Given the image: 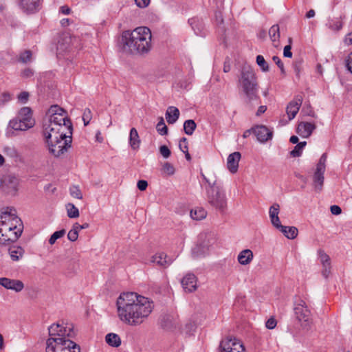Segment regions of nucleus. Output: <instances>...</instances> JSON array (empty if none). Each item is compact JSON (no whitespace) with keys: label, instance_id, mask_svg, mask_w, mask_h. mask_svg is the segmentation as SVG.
<instances>
[{"label":"nucleus","instance_id":"54","mask_svg":"<svg viewBox=\"0 0 352 352\" xmlns=\"http://www.w3.org/2000/svg\"><path fill=\"white\" fill-rule=\"evenodd\" d=\"M34 74V72L32 69L30 68H27V69H25L22 72H21V76L23 78H30L31 76H32Z\"/></svg>","mask_w":352,"mask_h":352},{"label":"nucleus","instance_id":"31","mask_svg":"<svg viewBox=\"0 0 352 352\" xmlns=\"http://www.w3.org/2000/svg\"><path fill=\"white\" fill-rule=\"evenodd\" d=\"M9 254L12 261H17L24 254V250L20 246H13L9 249Z\"/></svg>","mask_w":352,"mask_h":352},{"label":"nucleus","instance_id":"30","mask_svg":"<svg viewBox=\"0 0 352 352\" xmlns=\"http://www.w3.org/2000/svg\"><path fill=\"white\" fill-rule=\"evenodd\" d=\"M287 239H294L298 235V229L294 226H283L279 230Z\"/></svg>","mask_w":352,"mask_h":352},{"label":"nucleus","instance_id":"4","mask_svg":"<svg viewBox=\"0 0 352 352\" xmlns=\"http://www.w3.org/2000/svg\"><path fill=\"white\" fill-rule=\"evenodd\" d=\"M23 224L13 208H6L0 213V245H8L21 235Z\"/></svg>","mask_w":352,"mask_h":352},{"label":"nucleus","instance_id":"49","mask_svg":"<svg viewBox=\"0 0 352 352\" xmlns=\"http://www.w3.org/2000/svg\"><path fill=\"white\" fill-rule=\"evenodd\" d=\"M29 96L30 94L28 91H22L18 95L17 98L19 102H21L23 104H25L28 102Z\"/></svg>","mask_w":352,"mask_h":352},{"label":"nucleus","instance_id":"37","mask_svg":"<svg viewBox=\"0 0 352 352\" xmlns=\"http://www.w3.org/2000/svg\"><path fill=\"white\" fill-rule=\"evenodd\" d=\"M306 144L307 142L305 141L298 143L294 146V148L290 152V155L294 157H300Z\"/></svg>","mask_w":352,"mask_h":352},{"label":"nucleus","instance_id":"28","mask_svg":"<svg viewBox=\"0 0 352 352\" xmlns=\"http://www.w3.org/2000/svg\"><path fill=\"white\" fill-rule=\"evenodd\" d=\"M106 342L111 346L118 347L121 344L120 336L114 333H109L105 336Z\"/></svg>","mask_w":352,"mask_h":352},{"label":"nucleus","instance_id":"27","mask_svg":"<svg viewBox=\"0 0 352 352\" xmlns=\"http://www.w3.org/2000/svg\"><path fill=\"white\" fill-rule=\"evenodd\" d=\"M129 144L132 149L137 150L140 147V140L138 131L135 128H132L129 133Z\"/></svg>","mask_w":352,"mask_h":352},{"label":"nucleus","instance_id":"22","mask_svg":"<svg viewBox=\"0 0 352 352\" xmlns=\"http://www.w3.org/2000/svg\"><path fill=\"white\" fill-rule=\"evenodd\" d=\"M302 102V98L300 96H297L293 100H292L287 105L286 111L289 120H291L295 118L298 112Z\"/></svg>","mask_w":352,"mask_h":352},{"label":"nucleus","instance_id":"32","mask_svg":"<svg viewBox=\"0 0 352 352\" xmlns=\"http://www.w3.org/2000/svg\"><path fill=\"white\" fill-rule=\"evenodd\" d=\"M197 124L193 120H187L184 123V130L186 134L191 135L193 134Z\"/></svg>","mask_w":352,"mask_h":352},{"label":"nucleus","instance_id":"19","mask_svg":"<svg viewBox=\"0 0 352 352\" xmlns=\"http://www.w3.org/2000/svg\"><path fill=\"white\" fill-rule=\"evenodd\" d=\"M181 284L186 292H193L197 288V278L194 274L188 273L182 279Z\"/></svg>","mask_w":352,"mask_h":352},{"label":"nucleus","instance_id":"9","mask_svg":"<svg viewBox=\"0 0 352 352\" xmlns=\"http://www.w3.org/2000/svg\"><path fill=\"white\" fill-rule=\"evenodd\" d=\"M49 151L54 157H60L66 153L72 144V135L65 137H54L45 139Z\"/></svg>","mask_w":352,"mask_h":352},{"label":"nucleus","instance_id":"18","mask_svg":"<svg viewBox=\"0 0 352 352\" xmlns=\"http://www.w3.org/2000/svg\"><path fill=\"white\" fill-rule=\"evenodd\" d=\"M253 133L258 142H266L272 138L273 132L264 125H257L253 127Z\"/></svg>","mask_w":352,"mask_h":352},{"label":"nucleus","instance_id":"25","mask_svg":"<svg viewBox=\"0 0 352 352\" xmlns=\"http://www.w3.org/2000/svg\"><path fill=\"white\" fill-rule=\"evenodd\" d=\"M253 258L252 251L250 249H245L239 252L237 260L241 265H247L252 262Z\"/></svg>","mask_w":352,"mask_h":352},{"label":"nucleus","instance_id":"39","mask_svg":"<svg viewBox=\"0 0 352 352\" xmlns=\"http://www.w3.org/2000/svg\"><path fill=\"white\" fill-rule=\"evenodd\" d=\"M156 129L161 135H164L168 133V128L165 124L164 118L162 117L160 118V120L156 126Z\"/></svg>","mask_w":352,"mask_h":352},{"label":"nucleus","instance_id":"24","mask_svg":"<svg viewBox=\"0 0 352 352\" xmlns=\"http://www.w3.org/2000/svg\"><path fill=\"white\" fill-rule=\"evenodd\" d=\"M315 129L316 125L314 123L302 122H300L298 125L297 133L301 137L307 138L311 135Z\"/></svg>","mask_w":352,"mask_h":352},{"label":"nucleus","instance_id":"6","mask_svg":"<svg viewBox=\"0 0 352 352\" xmlns=\"http://www.w3.org/2000/svg\"><path fill=\"white\" fill-rule=\"evenodd\" d=\"M201 176L208 185L206 188L208 204L217 210L224 212L227 208V198L225 190L221 185L217 182L216 179H210L204 174H201Z\"/></svg>","mask_w":352,"mask_h":352},{"label":"nucleus","instance_id":"52","mask_svg":"<svg viewBox=\"0 0 352 352\" xmlns=\"http://www.w3.org/2000/svg\"><path fill=\"white\" fill-rule=\"evenodd\" d=\"M138 188L141 190H145L148 186V182L146 180H139L137 184Z\"/></svg>","mask_w":352,"mask_h":352},{"label":"nucleus","instance_id":"64","mask_svg":"<svg viewBox=\"0 0 352 352\" xmlns=\"http://www.w3.org/2000/svg\"><path fill=\"white\" fill-rule=\"evenodd\" d=\"M302 111H305V113L311 117L314 118L316 116L315 113L310 107L307 108V110H305V108H303Z\"/></svg>","mask_w":352,"mask_h":352},{"label":"nucleus","instance_id":"38","mask_svg":"<svg viewBox=\"0 0 352 352\" xmlns=\"http://www.w3.org/2000/svg\"><path fill=\"white\" fill-rule=\"evenodd\" d=\"M189 23L197 35H201L202 23L197 19H189Z\"/></svg>","mask_w":352,"mask_h":352},{"label":"nucleus","instance_id":"11","mask_svg":"<svg viewBox=\"0 0 352 352\" xmlns=\"http://www.w3.org/2000/svg\"><path fill=\"white\" fill-rule=\"evenodd\" d=\"M294 314L297 320L300 322L304 327L309 326L311 318V312L308 309L306 302L302 299H298L294 305Z\"/></svg>","mask_w":352,"mask_h":352},{"label":"nucleus","instance_id":"40","mask_svg":"<svg viewBox=\"0 0 352 352\" xmlns=\"http://www.w3.org/2000/svg\"><path fill=\"white\" fill-rule=\"evenodd\" d=\"M256 61L263 72H266L269 71V65L262 55H258Z\"/></svg>","mask_w":352,"mask_h":352},{"label":"nucleus","instance_id":"63","mask_svg":"<svg viewBox=\"0 0 352 352\" xmlns=\"http://www.w3.org/2000/svg\"><path fill=\"white\" fill-rule=\"evenodd\" d=\"M266 110H267L266 106H264V105L260 106L257 110L256 116H260L261 114L265 113Z\"/></svg>","mask_w":352,"mask_h":352},{"label":"nucleus","instance_id":"57","mask_svg":"<svg viewBox=\"0 0 352 352\" xmlns=\"http://www.w3.org/2000/svg\"><path fill=\"white\" fill-rule=\"evenodd\" d=\"M330 209H331V212L335 215H338V214H341V212H342L341 208L337 205L331 206Z\"/></svg>","mask_w":352,"mask_h":352},{"label":"nucleus","instance_id":"17","mask_svg":"<svg viewBox=\"0 0 352 352\" xmlns=\"http://www.w3.org/2000/svg\"><path fill=\"white\" fill-rule=\"evenodd\" d=\"M20 9L25 14H30L40 10L41 0H18Z\"/></svg>","mask_w":352,"mask_h":352},{"label":"nucleus","instance_id":"33","mask_svg":"<svg viewBox=\"0 0 352 352\" xmlns=\"http://www.w3.org/2000/svg\"><path fill=\"white\" fill-rule=\"evenodd\" d=\"M269 35L273 43L278 42L280 38V29L278 25H272L269 30Z\"/></svg>","mask_w":352,"mask_h":352},{"label":"nucleus","instance_id":"43","mask_svg":"<svg viewBox=\"0 0 352 352\" xmlns=\"http://www.w3.org/2000/svg\"><path fill=\"white\" fill-rule=\"evenodd\" d=\"M162 173L166 175L170 176L175 173L174 166L169 162H165L162 166Z\"/></svg>","mask_w":352,"mask_h":352},{"label":"nucleus","instance_id":"21","mask_svg":"<svg viewBox=\"0 0 352 352\" xmlns=\"http://www.w3.org/2000/svg\"><path fill=\"white\" fill-rule=\"evenodd\" d=\"M150 262L159 267L166 268L172 263L173 260L165 253L157 252L151 257Z\"/></svg>","mask_w":352,"mask_h":352},{"label":"nucleus","instance_id":"5","mask_svg":"<svg viewBox=\"0 0 352 352\" xmlns=\"http://www.w3.org/2000/svg\"><path fill=\"white\" fill-rule=\"evenodd\" d=\"M239 86L243 91L248 102L258 99V84L254 69L250 65L242 67L239 77Z\"/></svg>","mask_w":352,"mask_h":352},{"label":"nucleus","instance_id":"14","mask_svg":"<svg viewBox=\"0 0 352 352\" xmlns=\"http://www.w3.org/2000/svg\"><path fill=\"white\" fill-rule=\"evenodd\" d=\"M242 342L236 338L223 340L219 345V352H245Z\"/></svg>","mask_w":352,"mask_h":352},{"label":"nucleus","instance_id":"56","mask_svg":"<svg viewBox=\"0 0 352 352\" xmlns=\"http://www.w3.org/2000/svg\"><path fill=\"white\" fill-rule=\"evenodd\" d=\"M292 47L290 45H287L285 46L283 50V55L285 57L291 58L292 56V53L291 52Z\"/></svg>","mask_w":352,"mask_h":352},{"label":"nucleus","instance_id":"47","mask_svg":"<svg viewBox=\"0 0 352 352\" xmlns=\"http://www.w3.org/2000/svg\"><path fill=\"white\" fill-rule=\"evenodd\" d=\"M92 118V113L89 109L87 108L85 109L82 114V120L84 122V125L87 126L89 123L90 120Z\"/></svg>","mask_w":352,"mask_h":352},{"label":"nucleus","instance_id":"1","mask_svg":"<svg viewBox=\"0 0 352 352\" xmlns=\"http://www.w3.org/2000/svg\"><path fill=\"white\" fill-rule=\"evenodd\" d=\"M119 319L130 326L142 324L154 309L153 301L135 292H126L120 295L116 300Z\"/></svg>","mask_w":352,"mask_h":352},{"label":"nucleus","instance_id":"10","mask_svg":"<svg viewBox=\"0 0 352 352\" xmlns=\"http://www.w3.org/2000/svg\"><path fill=\"white\" fill-rule=\"evenodd\" d=\"M327 160V154L324 153L318 164L313 175V186L316 192H320L322 190L324 181V173L326 170V162Z\"/></svg>","mask_w":352,"mask_h":352},{"label":"nucleus","instance_id":"62","mask_svg":"<svg viewBox=\"0 0 352 352\" xmlns=\"http://www.w3.org/2000/svg\"><path fill=\"white\" fill-rule=\"evenodd\" d=\"M60 11L64 14H69L71 9L67 6H63L60 8Z\"/></svg>","mask_w":352,"mask_h":352},{"label":"nucleus","instance_id":"53","mask_svg":"<svg viewBox=\"0 0 352 352\" xmlns=\"http://www.w3.org/2000/svg\"><path fill=\"white\" fill-rule=\"evenodd\" d=\"M272 59L274 61V63L278 65V67L280 68L281 72L284 73V72H285L284 65H283V63H282L281 60L280 59V58L276 56H273Z\"/></svg>","mask_w":352,"mask_h":352},{"label":"nucleus","instance_id":"7","mask_svg":"<svg viewBox=\"0 0 352 352\" xmlns=\"http://www.w3.org/2000/svg\"><path fill=\"white\" fill-rule=\"evenodd\" d=\"M43 131L45 139L54 137H65L72 134V124L67 122L65 124L52 123L50 120L43 118Z\"/></svg>","mask_w":352,"mask_h":352},{"label":"nucleus","instance_id":"12","mask_svg":"<svg viewBox=\"0 0 352 352\" xmlns=\"http://www.w3.org/2000/svg\"><path fill=\"white\" fill-rule=\"evenodd\" d=\"M44 119L50 120L52 123L57 124H65L67 122H71L67 117V112L58 105L51 106L47 110Z\"/></svg>","mask_w":352,"mask_h":352},{"label":"nucleus","instance_id":"48","mask_svg":"<svg viewBox=\"0 0 352 352\" xmlns=\"http://www.w3.org/2000/svg\"><path fill=\"white\" fill-rule=\"evenodd\" d=\"M179 148L183 153H187L188 151V140L186 138H182L179 142Z\"/></svg>","mask_w":352,"mask_h":352},{"label":"nucleus","instance_id":"44","mask_svg":"<svg viewBox=\"0 0 352 352\" xmlns=\"http://www.w3.org/2000/svg\"><path fill=\"white\" fill-rule=\"evenodd\" d=\"M280 206L278 204H274L269 210L270 220L278 217Z\"/></svg>","mask_w":352,"mask_h":352},{"label":"nucleus","instance_id":"36","mask_svg":"<svg viewBox=\"0 0 352 352\" xmlns=\"http://www.w3.org/2000/svg\"><path fill=\"white\" fill-rule=\"evenodd\" d=\"M328 28L333 31H339L342 28V22L340 19H333L329 21Z\"/></svg>","mask_w":352,"mask_h":352},{"label":"nucleus","instance_id":"60","mask_svg":"<svg viewBox=\"0 0 352 352\" xmlns=\"http://www.w3.org/2000/svg\"><path fill=\"white\" fill-rule=\"evenodd\" d=\"M74 225L79 232L82 229H87L89 227V224L88 223H85L82 225H80L78 223H75Z\"/></svg>","mask_w":352,"mask_h":352},{"label":"nucleus","instance_id":"34","mask_svg":"<svg viewBox=\"0 0 352 352\" xmlns=\"http://www.w3.org/2000/svg\"><path fill=\"white\" fill-rule=\"evenodd\" d=\"M3 153L8 157H10L15 160L19 157L17 150L13 146H6L3 148Z\"/></svg>","mask_w":352,"mask_h":352},{"label":"nucleus","instance_id":"23","mask_svg":"<svg viewBox=\"0 0 352 352\" xmlns=\"http://www.w3.org/2000/svg\"><path fill=\"white\" fill-rule=\"evenodd\" d=\"M241 157V155L238 151L228 155L227 158V168L231 173L234 174L237 172Z\"/></svg>","mask_w":352,"mask_h":352},{"label":"nucleus","instance_id":"50","mask_svg":"<svg viewBox=\"0 0 352 352\" xmlns=\"http://www.w3.org/2000/svg\"><path fill=\"white\" fill-rule=\"evenodd\" d=\"M160 152L164 158H168L170 155V151L166 145L160 147Z\"/></svg>","mask_w":352,"mask_h":352},{"label":"nucleus","instance_id":"58","mask_svg":"<svg viewBox=\"0 0 352 352\" xmlns=\"http://www.w3.org/2000/svg\"><path fill=\"white\" fill-rule=\"evenodd\" d=\"M136 5L139 8H146L150 2V0H135Z\"/></svg>","mask_w":352,"mask_h":352},{"label":"nucleus","instance_id":"42","mask_svg":"<svg viewBox=\"0 0 352 352\" xmlns=\"http://www.w3.org/2000/svg\"><path fill=\"white\" fill-rule=\"evenodd\" d=\"M65 230L64 229L58 230V231H56L55 232H54L51 235V236L49 239L50 244H51V245L54 244L56 243V240L63 237L65 235Z\"/></svg>","mask_w":352,"mask_h":352},{"label":"nucleus","instance_id":"2","mask_svg":"<svg viewBox=\"0 0 352 352\" xmlns=\"http://www.w3.org/2000/svg\"><path fill=\"white\" fill-rule=\"evenodd\" d=\"M48 331L46 352H80L79 345L70 340L74 336L72 324H53Z\"/></svg>","mask_w":352,"mask_h":352},{"label":"nucleus","instance_id":"55","mask_svg":"<svg viewBox=\"0 0 352 352\" xmlns=\"http://www.w3.org/2000/svg\"><path fill=\"white\" fill-rule=\"evenodd\" d=\"M270 221L273 226H274L278 230H280V228L283 226L281 225L279 217L274 218Z\"/></svg>","mask_w":352,"mask_h":352},{"label":"nucleus","instance_id":"59","mask_svg":"<svg viewBox=\"0 0 352 352\" xmlns=\"http://www.w3.org/2000/svg\"><path fill=\"white\" fill-rule=\"evenodd\" d=\"M346 67L348 70L352 73V52L350 53L348 56L346 60Z\"/></svg>","mask_w":352,"mask_h":352},{"label":"nucleus","instance_id":"26","mask_svg":"<svg viewBox=\"0 0 352 352\" xmlns=\"http://www.w3.org/2000/svg\"><path fill=\"white\" fill-rule=\"evenodd\" d=\"M179 116V111L175 107H169L166 112V119L168 124H174L177 122Z\"/></svg>","mask_w":352,"mask_h":352},{"label":"nucleus","instance_id":"20","mask_svg":"<svg viewBox=\"0 0 352 352\" xmlns=\"http://www.w3.org/2000/svg\"><path fill=\"white\" fill-rule=\"evenodd\" d=\"M0 285L15 292H20L24 289V284L21 280L6 277L0 278Z\"/></svg>","mask_w":352,"mask_h":352},{"label":"nucleus","instance_id":"13","mask_svg":"<svg viewBox=\"0 0 352 352\" xmlns=\"http://www.w3.org/2000/svg\"><path fill=\"white\" fill-rule=\"evenodd\" d=\"M200 239H204V241L197 244L192 250V254L194 258H199L208 254L214 241V239L211 236L206 234L201 235Z\"/></svg>","mask_w":352,"mask_h":352},{"label":"nucleus","instance_id":"3","mask_svg":"<svg viewBox=\"0 0 352 352\" xmlns=\"http://www.w3.org/2000/svg\"><path fill=\"white\" fill-rule=\"evenodd\" d=\"M151 32L144 26L136 28L133 31H124L121 36V47L129 54H147L151 49Z\"/></svg>","mask_w":352,"mask_h":352},{"label":"nucleus","instance_id":"41","mask_svg":"<svg viewBox=\"0 0 352 352\" xmlns=\"http://www.w3.org/2000/svg\"><path fill=\"white\" fill-rule=\"evenodd\" d=\"M32 56V54L30 50H25L19 54V61L23 63H27L31 60Z\"/></svg>","mask_w":352,"mask_h":352},{"label":"nucleus","instance_id":"45","mask_svg":"<svg viewBox=\"0 0 352 352\" xmlns=\"http://www.w3.org/2000/svg\"><path fill=\"white\" fill-rule=\"evenodd\" d=\"M79 231L73 225L72 228L67 234V238L70 241L74 242L78 239Z\"/></svg>","mask_w":352,"mask_h":352},{"label":"nucleus","instance_id":"46","mask_svg":"<svg viewBox=\"0 0 352 352\" xmlns=\"http://www.w3.org/2000/svg\"><path fill=\"white\" fill-rule=\"evenodd\" d=\"M70 194L71 195L76 199H82V195L81 192V190H80L78 186H74L70 188Z\"/></svg>","mask_w":352,"mask_h":352},{"label":"nucleus","instance_id":"29","mask_svg":"<svg viewBox=\"0 0 352 352\" xmlns=\"http://www.w3.org/2000/svg\"><path fill=\"white\" fill-rule=\"evenodd\" d=\"M207 216L206 210L201 207H196L190 210V217L192 219L200 221L205 219Z\"/></svg>","mask_w":352,"mask_h":352},{"label":"nucleus","instance_id":"8","mask_svg":"<svg viewBox=\"0 0 352 352\" xmlns=\"http://www.w3.org/2000/svg\"><path fill=\"white\" fill-rule=\"evenodd\" d=\"M34 124L35 120L32 118V110L28 107L21 108L16 117L9 122L10 127L15 131H26L32 128Z\"/></svg>","mask_w":352,"mask_h":352},{"label":"nucleus","instance_id":"35","mask_svg":"<svg viewBox=\"0 0 352 352\" xmlns=\"http://www.w3.org/2000/svg\"><path fill=\"white\" fill-rule=\"evenodd\" d=\"M66 210L67 216L69 218L75 219L79 217V210L73 204H67L66 205Z\"/></svg>","mask_w":352,"mask_h":352},{"label":"nucleus","instance_id":"15","mask_svg":"<svg viewBox=\"0 0 352 352\" xmlns=\"http://www.w3.org/2000/svg\"><path fill=\"white\" fill-rule=\"evenodd\" d=\"M0 187L8 194L14 195L18 190L19 179L12 175H6L1 179Z\"/></svg>","mask_w":352,"mask_h":352},{"label":"nucleus","instance_id":"16","mask_svg":"<svg viewBox=\"0 0 352 352\" xmlns=\"http://www.w3.org/2000/svg\"><path fill=\"white\" fill-rule=\"evenodd\" d=\"M317 253L318 260L322 265V275L324 278H327L331 274V258L323 250L319 249Z\"/></svg>","mask_w":352,"mask_h":352},{"label":"nucleus","instance_id":"61","mask_svg":"<svg viewBox=\"0 0 352 352\" xmlns=\"http://www.w3.org/2000/svg\"><path fill=\"white\" fill-rule=\"evenodd\" d=\"M344 43L348 45H352V32L346 35Z\"/></svg>","mask_w":352,"mask_h":352},{"label":"nucleus","instance_id":"51","mask_svg":"<svg viewBox=\"0 0 352 352\" xmlns=\"http://www.w3.org/2000/svg\"><path fill=\"white\" fill-rule=\"evenodd\" d=\"M265 326L269 329H273L276 326V320L274 318H271L267 320Z\"/></svg>","mask_w":352,"mask_h":352}]
</instances>
